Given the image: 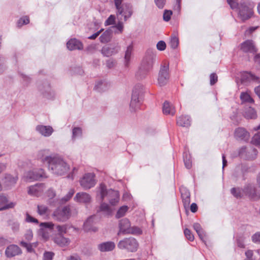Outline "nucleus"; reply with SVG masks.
<instances>
[{"label": "nucleus", "mask_w": 260, "mask_h": 260, "mask_svg": "<svg viewBox=\"0 0 260 260\" xmlns=\"http://www.w3.org/2000/svg\"><path fill=\"white\" fill-rule=\"evenodd\" d=\"M37 157L43 163H46L49 170L55 175H63L70 170L69 165L62 156L57 154H50L49 149L39 151Z\"/></svg>", "instance_id": "obj_1"}, {"label": "nucleus", "mask_w": 260, "mask_h": 260, "mask_svg": "<svg viewBox=\"0 0 260 260\" xmlns=\"http://www.w3.org/2000/svg\"><path fill=\"white\" fill-rule=\"evenodd\" d=\"M99 195L102 201L99 210L106 215H111L115 210L114 207L119 202V192L113 189L108 190L104 184L101 183L98 187L97 196Z\"/></svg>", "instance_id": "obj_2"}, {"label": "nucleus", "mask_w": 260, "mask_h": 260, "mask_svg": "<svg viewBox=\"0 0 260 260\" xmlns=\"http://www.w3.org/2000/svg\"><path fill=\"white\" fill-rule=\"evenodd\" d=\"M155 58L156 54L152 50L149 49L147 51L139 71L136 74L138 79H142L146 77L148 73L152 69Z\"/></svg>", "instance_id": "obj_3"}, {"label": "nucleus", "mask_w": 260, "mask_h": 260, "mask_svg": "<svg viewBox=\"0 0 260 260\" xmlns=\"http://www.w3.org/2000/svg\"><path fill=\"white\" fill-rule=\"evenodd\" d=\"M253 4L249 0H241L239 4H238L237 8H235L238 11V15L242 20H245L252 15V8Z\"/></svg>", "instance_id": "obj_4"}, {"label": "nucleus", "mask_w": 260, "mask_h": 260, "mask_svg": "<svg viewBox=\"0 0 260 260\" xmlns=\"http://www.w3.org/2000/svg\"><path fill=\"white\" fill-rule=\"evenodd\" d=\"M170 78L169 65L167 62H163L160 68L158 73L157 81L159 86L165 85L168 82Z\"/></svg>", "instance_id": "obj_5"}, {"label": "nucleus", "mask_w": 260, "mask_h": 260, "mask_svg": "<svg viewBox=\"0 0 260 260\" xmlns=\"http://www.w3.org/2000/svg\"><path fill=\"white\" fill-rule=\"evenodd\" d=\"M116 9V15L119 20H122L123 17L124 21H126L133 14L132 6L129 4L124 3L122 6Z\"/></svg>", "instance_id": "obj_6"}, {"label": "nucleus", "mask_w": 260, "mask_h": 260, "mask_svg": "<svg viewBox=\"0 0 260 260\" xmlns=\"http://www.w3.org/2000/svg\"><path fill=\"white\" fill-rule=\"evenodd\" d=\"M117 246L120 249H125L128 251L135 252L138 247V243L134 238H125L119 242Z\"/></svg>", "instance_id": "obj_7"}, {"label": "nucleus", "mask_w": 260, "mask_h": 260, "mask_svg": "<svg viewBox=\"0 0 260 260\" xmlns=\"http://www.w3.org/2000/svg\"><path fill=\"white\" fill-rule=\"evenodd\" d=\"M47 177L45 171L42 169L33 170L26 172L24 175V180L26 182L39 180Z\"/></svg>", "instance_id": "obj_8"}, {"label": "nucleus", "mask_w": 260, "mask_h": 260, "mask_svg": "<svg viewBox=\"0 0 260 260\" xmlns=\"http://www.w3.org/2000/svg\"><path fill=\"white\" fill-rule=\"evenodd\" d=\"M95 176L93 173L85 174L80 180V184L85 190L94 187L96 183Z\"/></svg>", "instance_id": "obj_9"}, {"label": "nucleus", "mask_w": 260, "mask_h": 260, "mask_svg": "<svg viewBox=\"0 0 260 260\" xmlns=\"http://www.w3.org/2000/svg\"><path fill=\"white\" fill-rule=\"evenodd\" d=\"M70 216V210L68 207L57 209L53 213V219L60 222L67 220Z\"/></svg>", "instance_id": "obj_10"}, {"label": "nucleus", "mask_w": 260, "mask_h": 260, "mask_svg": "<svg viewBox=\"0 0 260 260\" xmlns=\"http://www.w3.org/2000/svg\"><path fill=\"white\" fill-rule=\"evenodd\" d=\"M119 50L120 46L118 44H110L104 46L101 50V53L104 56L109 57L117 53Z\"/></svg>", "instance_id": "obj_11"}, {"label": "nucleus", "mask_w": 260, "mask_h": 260, "mask_svg": "<svg viewBox=\"0 0 260 260\" xmlns=\"http://www.w3.org/2000/svg\"><path fill=\"white\" fill-rule=\"evenodd\" d=\"M45 188L44 184L38 183L28 187V193L32 196L39 197L43 194Z\"/></svg>", "instance_id": "obj_12"}, {"label": "nucleus", "mask_w": 260, "mask_h": 260, "mask_svg": "<svg viewBox=\"0 0 260 260\" xmlns=\"http://www.w3.org/2000/svg\"><path fill=\"white\" fill-rule=\"evenodd\" d=\"M241 81L243 84L251 81L258 83H260V77L252 74L251 72H243L241 73Z\"/></svg>", "instance_id": "obj_13"}, {"label": "nucleus", "mask_w": 260, "mask_h": 260, "mask_svg": "<svg viewBox=\"0 0 260 260\" xmlns=\"http://www.w3.org/2000/svg\"><path fill=\"white\" fill-rule=\"evenodd\" d=\"M21 249L16 245L11 244L8 246L5 250V255L8 258L14 257L21 253Z\"/></svg>", "instance_id": "obj_14"}, {"label": "nucleus", "mask_w": 260, "mask_h": 260, "mask_svg": "<svg viewBox=\"0 0 260 260\" xmlns=\"http://www.w3.org/2000/svg\"><path fill=\"white\" fill-rule=\"evenodd\" d=\"M110 87V82L106 80H100L96 82L94 89L98 92H103L108 90Z\"/></svg>", "instance_id": "obj_15"}, {"label": "nucleus", "mask_w": 260, "mask_h": 260, "mask_svg": "<svg viewBox=\"0 0 260 260\" xmlns=\"http://www.w3.org/2000/svg\"><path fill=\"white\" fill-rule=\"evenodd\" d=\"M74 200L78 203L88 204L91 201V197L87 192H80L76 194Z\"/></svg>", "instance_id": "obj_16"}, {"label": "nucleus", "mask_w": 260, "mask_h": 260, "mask_svg": "<svg viewBox=\"0 0 260 260\" xmlns=\"http://www.w3.org/2000/svg\"><path fill=\"white\" fill-rule=\"evenodd\" d=\"M243 192H244L245 196H247L252 199L255 200L258 198L255 187L252 184L246 185L243 188Z\"/></svg>", "instance_id": "obj_17"}, {"label": "nucleus", "mask_w": 260, "mask_h": 260, "mask_svg": "<svg viewBox=\"0 0 260 260\" xmlns=\"http://www.w3.org/2000/svg\"><path fill=\"white\" fill-rule=\"evenodd\" d=\"M241 49L244 52L255 53L257 51L253 42L252 40H246L241 45Z\"/></svg>", "instance_id": "obj_18"}, {"label": "nucleus", "mask_w": 260, "mask_h": 260, "mask_svg": "<svg viewBox=\"0 0 260 260\" xmlns=\"http://www.w3.org/2000/svg\"><path fill=\"white\" fill-rule=\"evenodd\" d=\"M36 130L44 137H49L53 132V128L49 125H38L36 127Z\"/></svg>", "instance_id": "obj_19"}, {"label": "nucleus", "mask_w": 260, "mask_h": 260, "mask_svg": "<svg viewBox=\"0 0 260 260\" xmlns=\"http://www.w3.org/2000/svg\"><path fill=\"white\" fill-rule=\"evenodd\" d=\"M140 106V101L139 98V93L136 89H135L133 91L130 107L133 110L136 111L139 108Z\"/></svg>", "instance_id": "obj_20"}, {"label": "nucleus", "mask_w": 260, "mask_h": 260, "mask_svg": "<svg viewBox=\"0 0 260 260\" xmlns=\"http://www.w3.org/2000/svg\"><path fill=\"white\" fill-rule=\"evenodd\" d=\"M53 240L54 243L61 247L68 246L70 243L69 239L64 237L63 235L61 234L55 235Z\"/></svg>", "instance_id": "obj_21"}, {"label": "nucleus", "mask_w": 260, "mask_h": 260, "mask_svg": "<svg viewBox=\"0 0 260 260\" xmlns=\"http://www.w3.org/2000/svg\"><path fill=\"white\" fill-rule=\"evenodd\" d=\"M180 191L184 207L187 208L188 207L190 202V192L189 190L184 187H181L180 188Z\"/></svg>", "instance_id": "obj_22"}, {"label": "nucleus", "mask_w": 260, "mask_h": 260, "mask_svg": "<svg viewBox=\"0 0 260 260\" xmlns=\"http://www.w3.org/2000/svg\"><path fill=\"white\" fill-rule=\"evenodd\" d=\"M67 47L70 50H82L83 48L82 43L76 39H72L67 43Z\"/></svg>", "instance_id": "obj_23"}, {"label": "nucleus", "mask_w": 260, "mask_h": 260, "mask_svg": "<svg viewBox=\"0 0 260 260\" xmlns=\"http://www.w3.org/2000/svg\"><path fill=\"white\" fill-rule=\"evenodd\" d=\"M235 135L237 139L247 141L249 139V134L243 128L239 127L235 130Z\"/></svg>", "instance_id": "obj_24"}, {"label": "nucleus", "mask_w": 260, "mask_h": 260, "mask_svg": "<svg viewBox=\"0 0 260 260\" xmlns=\"http://www.w3.org/2000/svg\"><path fill=\"white\" fill-rule=\"evenodd\" d=\"M119 231L118 233L119 235L121 233L123 234H128V231L131 228V223L127 218H124L119 221Z\"/></svg>", "instance_id": "obj_25"}, {"label": "nucleus", "mask_w": 260, "mask_h": 260, "mask_svg": "<svg viewBox=\"0 0 260 260\" xmlns=\"http://www.w3.org/2000/svg\"><path fill=\"white\" fill-rule=\"evenodd\" d=\"M14 206V203H8L7 198L3 194H0V211L13 208Z\"/></svg>", "instance_id": "obj_26"}, {"label": "nucleus", "mask_w": 260, "mask_h": 260, "mask_svg": "<svg viewBox=\"0 0 260 260\" xmlns=\"http://www.w3.org/2000/svg\"><path fill=\"white\" fill-rule=\"evenodd\" d=\"M17 180V176H13L10 174H7L3 179V184L7 187L10 188L16 183Z\"/></svg>", "instance_id": "obj_27"}, {"label": "nucleus", "mask_w": 260, "mask_h": 260, "mask_svg": "<svg viewBox=\"0 0 260 260\" xmlns=\"http://www.w3.org/2000/svg\"><path fill=\"white\" fill-rule=\"evenodd\" d=\"M115 247V243L113 242L108 241L103 242L98 245V249L101 252H107L113 250Z\"/></svg>", "instance_id": "obj_28"}, {"label": "nucleus", "mask_w": 260, "mask_h": 260, "mask_svg": "<svg viewBox=\"0 0 260 260\" xmlns=\"http://www.w3.org/2000/svg\"><path fill=\"white\" fill-rule=\"evenodd\" d=\"M94 216H90L89 217L84 223L83 228L86 232H96L97 229L94 226Z\"/></svg>", "instance_id": "obj_29"}, {"label": "nucleus", "mask_w": 260, "mask_h": 260, "mask_svg": "<svg viewBox=\"0 0 260 260\" xmlns=\"http://www.w3.org/2000/svg\"><path fill=\"white\" fill-rule=\"evenodd\" d=\"M162 111L166 115H174L175 113V109L173 105L168 101H166L163 105Z\"/></svg>", "instance_id": "obj_30"}, {"label": "nucleus", "mask_w": 260, "mask_h": 260, "mask_svg": "<svg viewBox=\"0 0 260 260\" xmlns=\"http://www.w3.org/2000/svg\"><path fill=\"white\" fill-rule=\"evenodd\" d=\"M191 120L187 115H182L177 119V124L183 127H188L190 125Z\"/></svg>", "instance_id": "obj_31"}, {"label": "nucleus", "mask_w": 260, "mask_h": 260, "mask_svg": "<svg viewBox=\"0 0 260 260\" xmlns=\"http://www.w3.org/2000/svg\"><path fill=\"white\" fill-rule=\"evenodd\" d=\"M244 116L247 119H255L256 117V113L253 108L249 106L245 108Z\"/></svg>", "instance_id": "obj_32"}, {"label": "nucleus", "mask_w": 260, "mask_h": 260, "mask_svg": "<svg viewBox=\"0 0 260 260\" xmlns=\"http://www.w3.org/2000/svg\"><path fill=\"white\" fill-rule=\"evenodd\" d=\"M240 99L242 104H252L254 102V100L248 92H242L240 95Z\"/></svg>", "instance_id": "obj_33"}, {"label": "nucleus", "mask_w": 260, "mask_h": 260, "mask_svg": "<svg viewBox=\"0 0 260 260\" xmlns=\"http://www.w3.org/2000/svg\"><path fill=\"white\" fill-rule=\"evenodd\" d=\"M112 32L110 30H106L100 37V40L103 43H107L110 41Z\"/></svg>", "instance_id": "obj_34"}, {"label": "nucleus", "mask_w": 260, "mask_h": 260, "mask_svg": "<svg viewBox=\"0 0 260 260\" xmlns=\"http://www.w3.org/2000/svg\"><path fill=\"white\" fill-rule=\"evenodd\" d=\"M39 89L45 97L48 99L50 98L49 95L51 94V88L49 85L45 84L43 86H39Z\"/></svg>", "instance_id": "obj_35"}, {"label": "nucleus", "mask_w": 260, "mask_h": 260, "mask_svg": "<svg viewBox=\"0 0 260 260\" xmlns=\"http://www.w3.org/2000/svg\"><path fill=\"white\" fill-rule=\"evenodd\" d=\"M133 51V46L132 45H129L127 47V49L125 51L124 59L125 64L126 66L128 65L129 62L131 59V54Z\"/></svg>", "instance_id": "obj_36"}, {"label": "nucleus", "mask_w": 260, "mask_h": 260, "mask_svg": "<svg viewBox=\"0 0 260 260\" xmlns=\"http://www.w3.org/2000/svg\"><path fill=\"white\" fill-rule=\"evenodd\" d=\"M231 193L236 198H241L245 196L244 192H243V189H241L240 188H233L231 190Z\"/></svg>", "instance_id": "obj_37"}, {"label": "nucleus", "mask_w": 260, "mask_h": 260, "mask_svg": "<svg viewBox=\"0 0 260 260\" xmlns=\"http://www.w3.org/2000/svg\"><path fill=\"white\" fill-rule=\"evenodd\" d=\"M128 209V207L127 206H123L121 207L117 212L116 217L117 218H119L123 216L125 214Z\"/></svg>", "instance_id": "obj_38"}, {"label": "nucleus", "mask_w": 260, "mask_h": 260, "mask_svg": "<svg viewBox=\"0 0 260 260\" xmlns=\"http://www.w3.org/2000/svg\"><path fill=\"white\" fill-rule=\"evenodd\" d=\"M169 44L172 49H176L179 44L178 38L175 35L172 36Z\"/></svg>", "instance_id": "obj_39"}, {"label": "nucleus", "mask_w": 260, "mask_h": 260, "mask_svg": "<svg viewBox=\"0 0 260 260\" xmlns=\"http://www.w3.org/2000/svg\"><path fill=\"white\" fill-rule=\"evenodd\" d=\"M9 225L11 226V230L14 233H17L20 228V224L17 221H10Z\"/></svg>", "instance_id": "obj_40"}, {"label": "nucleus", "mask_w": 260, "mask_h": 260, "mask_svg": "<svg viewBox=\"0 0 260 260\" xmlns=\"http://www.w3.org/2000/svg\"><path fill=\"white\" fill-rule=\"evenodd\" d=\"M48 210V207L44 205H38V213L40 215H45Z\"/></svg>", "instance_id": "obj_41"}, {"label": "nucleus", "mask_w": 260, "mask_h": 260, "mask_svg": "<svg viewBox=\"0 0 260 260\" xmlns=\"http://www.w3.org/2000/svg\"><path fill=\"white\" fill-rule=\"evenodd\" d=\"M82 135V129L80 127H74L72 132V139L75 140L76 138Z\"/></svg>", "instance_id": "obj_42"}, {"label": "nucleus", "mask_w": 260, "mask_h": 260, "mask_svg": "<svg viewBox=\"0 0 260 260\" xmlns=\"http://www.w3.org/2000/svg\"><path fill=\"white\" fill-rule=\"evenodd\" d=\"M56 228L58 232L57 234L63 235V234H66L67 233L68 225H57Z\"/></svg>", "instance_id": "obj_43"}, {"label": "nucleus", "mask_w": 260, "mask_h": 260, "mask_svg": "<svg viewBox=\"0 0 260 260\" xmlns=\"http://www.w3.org/2000/svg\"><path fill=\"white\" fill-rule=\"evenodd\" d=\"M114 28H116L117 30L115 32V34H121L123 30V24L121 20H119L118 23L112 27Z\"/></svg>", "instance_id": "obj_44"}, {"label": "nucleus", "mask_w": 260, "mask_h": 260, "mask_svg": "<svg viewBox=\"0 0 260 260\" xmlns=\"http://www.w3.org/2000/svg\"><path fill=\"white\" fill-rule=\"evenodd\" d=\"M184 162L186 168L189 169L192 166L191 160L190 159V156L186 154L184 155Z\"/></svg>", "instance_id": "obj_45"}, {"label": "nucleus", "mask_w": 260, "mask_h": 260, "mask_svg": "<svg viewBox=\"0 0 260 260\" xmlns=\"http://www.w3.org/2000/svg\"><path fill=\"white\" fill-rule=\"evenodd\" d=\"M251 143L255 145L260 146V133H257L253 136Z\"/></svg>", "instance_id": "obj_46"}, {"label": "nucleus", "mask_w": 260, "mask_h": 260, "mask_svg": "<svg viewBox=\"0 0 260 260\" xmlns=\"http://www.w3.org/2000/svg\"><path fill=\"white\" fill-rule=\"evenodd\" d=\"M29 22V18L27 16H24L21 18L17 22L18 27H21L23 25L27 24Z\"/></svg>", "instance_id": "obj_47"}, {"label": "nucleus", "mask_w": 260, "mask_h": 260, "mask_svg": "<svg viewBox=\"0 0 260 260\" xmlns=\"http://www.w3.org/2000/svg\"><path fill=\"white\" fill-rule=\"evenodd\" d=\"M142 233V230L138 227L133 226L131 227L129 230L128 231V234L133 235H140Z\"/></svg>", "instance_id": "obj_48"}, {"label": "nucleus", "mask_w": 260, "mask_h": 260, "mask_svg": "<svg viewBox=\"0 0 260 260\" xmlns=\"http://www.w3.org/2000/svg\"><path fill=\"white\" fill-rule=\"evenodd\" d=\"M25 221L26 222L35 223L38 224L39 223L38 220L27 213L25 215Z\"/></svg>", "instance_id": "obj_49"}, {"label": "nucleus", "mask_w": 260, "mask_h": 260, "mask_svg": "<svg viewBox=\"0 0 260 260\" xmlns=\"http://www.w3.org/2000/svg\"><path fill=\"white\" fill-rule=\"evenodd\" d=\"M20 244L21 246L25 248L28 252H32L34 251V248L32 247V245L30 244V243L21 241Z\"/></svg>", "instance_id": "obj_50"}, {"label": "nucleus", "mask_w": 260, "mask_h": 260, "mask_svg": "<svg viewBox=\"0 0 260 260\" xmlns=\"http://www.w3.org/2000/svg\"><path fill=\"white\" fill-rule=\"evenodd\" d=\"M40 226L42 230L45 229L52 230L53 228L54 224L52 222H42L40 223Z\"/></svg>", "instance_id": "obj_51"}, {"label": "nucleus", "mask_w": 260, "mask_h": 260, "mask_svg": "<svg viewBox=\"0 0 260 260\" xmlns=\"http://www.w3.org/2000/svg\"><path fill=\"white\" fill-rule=\"evenodd\" d=\"M106 65L108 69H113L116 66V61L113 59L110 58L106 61Z\"/></svg>", "instance_id": "obj_52"}, {"label": "nucleus", "mask_w": 260, "mask_h": 260, "mask_svg": "<svg viewBox=\"0 0 260 260\" xmlns=\"http://www.w3.org/2000/svg\"><path fill=\"white\" fill-rule=\"evenodd\" d=\"M184 233L186 238L188 240L192 241L194 240V236L189 229H185L184 231Z\"/></svg>", "instance_id": "obj_53"}, {"label": "nucleus", "mask_w": 260, "mask_h": 260, "mask_svg": "<svg viewBox=\"0 0 260 260\" xmlns=\"http://www.w3.org/2000/svg\"><path fill=\"white\" fill-rule=\"evenodd\" d=\"M172 15V12L171 10H166L163 14V19L165 21H169L171 19V16Z\"/></svg>", "instance_id": "obj_54"}, {"label": "nucleus", "mask_w": 260, "mask_h": 260, "mask_svg": "<svg viewBox=\"0 0 260 260\" xmlns=\"http://www.w3.org/2000/svg\"><path fill=\"white\" fill-rule=\"evenodd\" d=\"M154 3L158 9H162L164 8L166 0H154Z\"/></svg>", "instance_id": "obj_55"}, {"label": "nucleus", "mask_w": 260, "mask_h": 260, "mask_svg": "<svg viewBox=\"0 0 260 260\" xmlns=\"http://www.w3.org/2000/svg\"><path fill=\"white\" fill-rule=\"evenodd\" d=\"M115 23V16L114 15H111L105 21L106 25H110Z\"/></svg>", "instance_id": "obj_56"}, {"label": "nucleus", "mask_w": 260, "mask_h": 260, "mask_svg": "<svg viewBox=\"0 0 260 260\" xmlns=\"http://www.w3.org/2000/svg\"><path fill=\"white\" fill-rule=\"evenodd\" d=\"M156 48L159 51H164L166 48V44L164 41H159L156 44Z\"/></svg>", "instance_id": "obj_57"}, {"label": "nucleus", "mask_w": 260, "mask_h": 260, "mask_svg": "<svg viewBox=\"0 0 260 260\" xmlns=\"http://www.w3.org/2000/svg\"><path fill=\"white\" fill-rule=\"evenodd\" d=\"M54 253L52 252H45L44 253V260H52L54 256Z\"/></svg>", "instance_id": "obj_58"}, {"label": "nucleus", "mask_w": 260, "mask_h": 260, "mask_svg": "<svg viewBox=\"0 0 260 260\" xmlns=\"http://www.w3.org/2000/svg\"><path fill=\"white\" fill-rule=\"evenodd\" d=\"M252 240L253 242L260 244V232H257L252 237Z\"/></svg>", "instance_id": "obj_59"}, {"label": "nucleus", "mask_w": 260, "mask_h": 260, "mask_svg": "<svg viewBox=\"0 0 260 260\" xmlns=\"http://www.w3.org/2000/svg\"><path fill=\"white\" fill-rule=\"evenodd\" d=\"M24 237L25 239L28 241H30L33 237V234L32 231L30 230H27L24 235Z\"/></svg>", "instance_id": "obj_60"}, {"label": "nucleus", "mask_w": 260, "mask_h": 260, "mask_svg": "<svg viewBox=\"0 0 260 260\" xmlns=\"http://www.w3.org/2000/svg\"><path fill=\"white\" fill-rule=\"evenodd\" d=\"M217 76L215 73H212L210 76V82L211 85H214L217 81Z\"/></svg>", "instance_id": "obj_61"}, {"label": "nucleus", "mask_w": 260, "mask_h": 260, "mask_svg": "<svg viewBox=\"0 0 260 260\" xmlns=\"http://www.w3.org/2000/svg\"><path fill=\"white\" fill-rule=\"evenodd\" d=\"M96 49V46L95 44H91L87 46L85 49V51L88 53H93Z\"/></svg>", "instance_id": "obj_62"}, {"label": "nucleus", "mask_w": 260, "mask_h": 260, "mask_svg": "<svg viewBox=\"0 0 260 260\" xmlns=\"http://www.w3.org/2000/svg\"><path fill=\"white\" fill-rule=\"evenodd\" d=\"M237 0H227V2L230 6V7L233 10L235 8H237L238 3H237Z\"/></svg>", "instance_id": "obj_63"}, {"label": "nucleus", "mask_w": 260, "mask_h": 260, "mask_svg": "<svg viewBox=\"0 0 260 260\" xmlns=\"http://www.w3.org/2000/svg\"><path fill=\"white\" fill-rule=\"evenodd\" d=\"M200 239L205 243L206 239V234L205 233L203 229L199 231V232H197Z\"/></svg>", "instance_id": "obj_64"}]
</instances>
